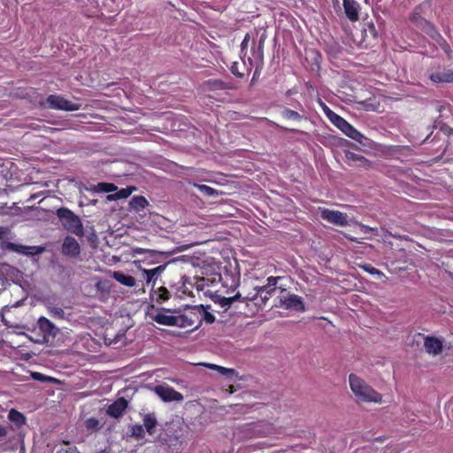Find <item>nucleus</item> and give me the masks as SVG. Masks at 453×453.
<instances>
[{
	"mask_svg": "<svg viewBox=\"0 0 453 453\" xmlns=\"http://www.w3.org/2000/svg\"><path fill=\"white\" fill-rule=\"evenodd\" d=\"M349 383L350 389L357 402L381 403L382 395L356 374H349Z\"/></svg>",
	"mask_w": 453,
	"mask_h": 453,
	"instance_id": "1",
	"label": "nucleus"
},
{
	"mask_svg": "<svg viewBox=\"0 0 453 453\" xmlns=\"http://www.w3.org/2000/svg\"><path fill=\"white\" fill-rule=\"evenodd\" d=\"M56 214L65 229L78 236L84 234L83 225L81 219L71 210L62 207L57 211Z\"/></svg>",
	"mask_w": 453,
	"mask_h": 453,
	"instance_id": "2",
	"label": "nucleus"
},
{
	"mask_svg": "<svg viewBox=\"0 0 453 453\" xmlns=\"http://www.w3.org/2000/svg\"><path fill=\"white\" fill-rule=\"evenodd\" d=\"M196 310V306H191L186 308L182 312H177L178 324L176 326L187 328L190 327L191 331L199 327V316Z\"/></svg>",
	"mask_w": 453,
	"mask_h": 453,
	"instance_id": "3",
	"label": "nucleus"
},
{
	"mask_svg": "<svg viewBox=\"0 0 453 453\" xmlns=\"http://www.w3.org/2000/svg\"><path fill=\"white\" fill-rule=\"evenodd\" d=\"M330 121L348 137L358 142L359 143L365 144L364 140L366 139L365 135L340 115L336 114L335 116H333V119Z\"/></svg>",
	"mask_w": 453,
	"mask_h": 453,
	"instance_id": "4",
	"label": "nucleus"
},
{
	"mask_svg": "<svg viewBox=\"0 0 453 453\" xmlns=\"http://www.w3.org/2000/svg\"><path fill=\"white\" fill-rule=\"evenodd\" d=\"M48 107L54 110L73 111L81 109V104L69 101L59 95H50L47 97Z\"/></svg>",
	"mask_w": 453,
	"mask_h": 453,
	"instance_id": "5",
	"label": "nucleus"
},
{
	"mask_svg": "<svg viewBox=\"0 0 453 453\" xmlns=\"http://www.w3.org/2000/svg\"><path fill=\"white\" fill-rule=\"evenodd\" d=\"M155 394L165 403L181 402L184 397L181 393L176 391L173 388L162 384L154 388Z\"/></svg>",
	"mask_w": 453,
	"mask_h": 453,
	"instance_id": "6",
	"label": "nucleus"
},
{
	"mask_svg": "<svg viewBox=\"0 0 453 453\" xmlns=\"http://www.w3.org/2000/svg\"><path fill=\"white\" fill-rule=\"evenodd\" d=\"M320 217L322 219L327 221L328 223L336 226H344L348 225L347 214L339 211L323 208L320 209Z\"/></svg>",
	"mask_w": 453,
	"mask_h": 453,
	"instance_id": "7",
	"label": "nucleus"
},
{
	"mask_svg": "<svg viewBox=\"0 0 453 453\" xmlns=\"http://www.w3.org/2000/svg\"><path fill=\"white\" fill-rule=\"evenodd\" d=\"M275 291L272 288H267L265 286L256 287L254 293H250L243 299L250 301H257V304H265L266 301L273 296Z\"/></svg>",
	"mask_w": 453,
	"mask_h": 453,
	"instance_id": "8",
	"label": "nucleus"
},
{
	"mask_svg": "<svg viewBox=\"0 0 453 453\" xmlns=\"http://www.w3.org/2000/svg\"><path fill=\"white\" fill-rule=\"evenodd\" d=\"M37 326L42 334H43V338L47 341L50 337L55 338L58 333V327L52 323L47 318L42 316L37 320Z\"/></svg>",
	"mask_w": 453,
	"mask_h": 453,
	"instance_id": "9",
	"label": "nucleus"
},
{
	"mask_svg": "<svg viewBox=\"0 0 453 453\" xmlns=\"http://www.w3.org/2000/svg\"><path fill=\"white\" fill-rule=\"evenodd\" d=\"M280 305L285 309H293L298 311H304L305 307L303 298L295 294H288L280 300Z\"/></svg>",
	"mask_w": 453,
	"mask_h": 453,
	"instance_id": "10",
	"label": "nucleus"
},
{
	"mask_svg": "<svg viewBox=\"0 0 453 453\" xmlns=\"http://www.w3.org/2000/svg\"><path fill=\"white\" fill-rule=\"evenodd\" d=\"M431 39L446 53L448 58L452 57V50L449 44L442 37V35L433 26H428L426 30Z\"/></svg>",
	"mask_w": 453,
	"mask_h": 453,
	"instance_id": "11",
	"label": "nucleus"
},
{
	"mask_svg": "<svg viewBox=\"0 0 453 453\" xmlns=\"http://www.w3.org/2000/svg\"><path fill=\"white\" fill-rule=\"evenodd\" d=\"M169 310H157L155 313L151 314V319L157 322V324L164 325V326H176L178 322L177 320V314L176 315H170Z\"/></svg>",
	"mask_w": 453,
	"mask_h": 453,
	"instance_id": "12",
	"label": "nucleus"
},
{
	"mask_svg": "<svg viewBox=\"0 0 453 453\" xmlns=\"http://www.w3.org/2000/svg\"><path fill=\"white\" fill-rule=\"evenodd\" d=\"M7 247L17 253L31 256L42 254L45 250V248L42 246H26L13 242H9Z\"/></svg>",
	"mask_w": 453,
	"mask_h": 453,
	"instance_id": "13",
	"label": "nucleus"
},
{
	"mask_svg": "<svg viewBox=\"0 0 453 453\" xmlns=\"http://www.w3.org/2000/svg\"><path fill=\"white\" fill-rule=\"evenodd\" d=\"M62 253L71 257H76L81 253L79 242L72 236L65 238L62 245Z\"/></svg>",
	"mask_w": 453,
	"mask_h": 453,
	"instance_id": "14",
	"label": "nucleus"
},
{
	"mask_svg": "<svg viewBox=\"0 0 453 453\" xmlns=\"http://www.w3.org/2000/svg\"><path fill=\"white\" fill-rule=\"evenodd\" d=\"M429 79L434 83H451L453 82V71L450 69H438L429 75Z\"/></svg>",
	"mask_w": 453,
	"mask_h": 453,
	"instance_id": "15",
	"label": "nucleus"
},
{
	"mask_svg": "<svg viewBox=\"0 0 453 453\" xmlns=\"http://www.w3.org/2000/svg\"><path fill=\"white\" fill-rule=\"evenodd\" d=\"M424 347L429 354L438 355L442 349V341L437 337L426 336L424 339Z\"/></svg>",
	"mask_w": 453,
	"mask_h": 453,
	"instance_id": "16",
	"label": "nucleus"
},
{
	"mask_svg": "<svg viewBox=\"0 0 453 453\" xmlns=\"http://www.w3.org/2000/svg\"><path fill=\"white\" fill-rule=\"evenodd\" d=\"M343 8L347 18L350 21L358 19L360 6L355 0H343Z\"/></svg>",
	"mask_w": 453,
	"mask_h": 453,
	"instance_id": "17",
	"label": "nucleus"
},
{
	"mask_svg": "<svg viewBox=\"0 0 453 453\" xmlns=\"http://www.w3.org/2000/svg\"><path fill=\"white\" fill-rule=\"evenodd\" d=\"M127 407V401L125 398H119L107 409V414L113 418H119L123 415Z\"/></svg>",
	"mask_w": 453,
	"mask_h": 453,
	"instance_id": "18",
	"label": "nucleus"
},
{
	"mask_svg": "<svg viewBox=\"0 0 453 453\" xmlns=\"http://www.w3.org/2000/svg\"><path fill=\"white\" fill-rule=\"evenodd\" d=\"M165 268L166 265H160L153 269H142V277L146 280V283L149 285L151 282H155L157 279L163 273Z\"/></svg>",
	"mask_w": 453,
	"mask_h": 453,
	"instance_id": "19",
	"label": "nucleus"
},
{
	"mask_svg": "<svg viewBox=\"0 0 453 453\" xmlns=\"http://www.w3.org/2000/svg\"><path fill=\"white\" fill-rule=\"evenodd\" d=\"M210 296L215 303H219L221 307L226 308L230 307V305L236 300L241 298V294L237 293L234 296L225 297L217 293H210Z\"/></svg>",
	"mask_w": 453,
	"mask_h": 453,
	"instance_id": "20",
	"label": "nucleus"
},
{
	"mask_svg": "<svg viewBox=\"0 0 453 453\" xmlns=\"http://www.w3.org/2000/svg\"><path fill=\"white\" fill-rule=\"evenodd\" d=\"M345 159L349 165L365 166L368 163L365 157L351 151L345 152Z\"/></svg>",
	"mask_w": 453,
	"mask_h": 453,
	"instance_id": "21",
	"label": "nucleus"
},
{
	"mask_svg": "<svg viewBox=\"0 0 453 453\" xmlns=\"http://www.w3.org/2000/svg\"><path fill=\"white\" fill-rule=\"evenodd\" d=\"M112 278L121 285L127 287H134L136 283V280L133 276L127 275L120 271L113 272Z\"/></svg>",
	"mask_w": 453,
	"mask_h": 453,
	"instance_id": "22",
	"label": "nucleus"
},
{
	"mask_svg": "<svg viewBox=\"0 0 453 453\" xmlns=\"http://www.w3.org/2000/svg\"><path fill=\"white\" fill-rule=\"evenodd\" d=\"M142 421L144 429L149 433V434L152 435L155 433V428L157 425L155 413H148L144 415Z\"/></svg>",
	"mask_w": 453,
	"mask_h": 453,
	"instance_id": "23",
	"label": "nucleus"
},
{
	"mask_svg": "<svg viewBox=\"0 0 453 453\" xmlns=\"http://www.w3.org/2000/svg\"><path fill=\"white\" fill-rule=\"evenodd\" d=\"M212 281L209 278L204 277H194L193 286L198 291H204L206 296H210V293H212L209 289H206Z\"/></svg>",
	"mask_w": 453,
	"mask_h": 453,
	"instance_id": "24",
	"label": "nucleus"
},
{
	"mask_svg": "<svg viewBox=\"0 0 453 453\" xmlns=\"http://www.w3.org/2000/svg\"><path fill=\"white\" fill-rule=\"evenodd\" d=\"M199 316V326L204 320L208 324H211L215 321V316L209 312L203 305H196V310Z\"/></svg>",
	"mask_w": 453,
	"mask_h": 453,
	"instance_id": "25",
	"label": "nucleus"
},
{
	"mask_svg": "<svg viewBox=\"0 0 453 453\" xmlns=\"http://www.w3.org/2000/svg\"><path fill=\"white\" fill-rule=\"evenodd\" d=\"M189 184L196 187L201 193L208 197H217L219 196L220 192L213 188H211L207 185L198 184L196 182L189 181Z\"/></svg>",
	"mask_w": 453,
	"mask_h": 453,
	"instance_id": "26",
	"label": "nucleus"
},
{
	"mask_svg": "<svg viewBox=\"0 0 453 453\" xmlns=\"http://www.w3.org/2000/svg\"><path fill=\"white\" fill-rule=\"evenodd\" d=\"M8 418L10 421L14 423L18 427L23 426L26 423L25 416L21 412L14 409H12L9 411Z\"/></svg>",
	"mask_w": 453,
	"mask_h": 453,
	"instance_id": "27",
	"label": "nucleus"
},
{
	"mask_svg": "<svg viewBox=\"0 0 453 453\" xmlns=\"http://www.w3.org/2000/svg\"><path fill=\"white\" fill-rule=\"evenodd\" d=\"M92 191L99 193H111L117 190V187L114 184L111 183H106V182H100L96 185H95L92 188Z\"/></svg>",
	"mask_w": 453,
	"mask_h": 453,
	"instance_id": "28",
	"label": "nucleus"
},
{
	"mask_svg": "<svg viewBox=\"0 0 453 453\" xmlns=\"http://www.w3.org/2000/svg\"><path fill=\"white\" fill-rule=\"evenodd\" d=\"M147 204L146 198L140 196H134L130 201V206L136 211L145 208Z\"/></svg>",
	"mask_w": 453,
	"mask_h": 453,
	"instance_id": "29",
	"label": "nucleus"
},
{
	"mask_svg": "<svg viewBox=\"0 0 453 453\" xmlns=\"http://www.w3.org/2000/svg\"><path fill=\"white\" fill-rule=\"evenodd\" d=\"M282 118L294 121H300L303 119V116L297 111L285 108L280 112Z\"/></svg>",
	"mask_w": 453,
	"mask_h": 453,
	"instance_id": "30",
	"label": "nucleus"
},
{
	"mask_svg": "<svg viewBox=\"0 0 453 453\" xmlns=\"http://www.w3.org/2000/svg\"><path fill=\"white\" fill-rule=\"evenodd\" d=\"M85 427L89 432H96L100 429V422L96 418H89L85 421Z\"/></svg>",
	"mask_w": 453,
	"mask_h": 453,
	"instance_id": "31",
	"label": "nucleus"
},
{
	"mask_svg": "<svg viewBox=\"0 0 453 453\" xmlns=\"http://www.w3.org/2000/svg\"><path fill=\"white\" fill-rule=\"evenodd\" d=\"M206 366L211 368V369L217 370L220 374H222L224 376H230V375H234V369L226 368V367H223V366H220V365H214V364H207Z\"/></svg>",
	"mask_w": 453,
	"mask_h": 453,
	"instance_id": "32",
	"label": "nucleus"
},
{
	"mask_svg": "<svg viewBox=\"0 0 453 453\" xmlns=\"http://www.w3.org/2000/svg\"><path fill=\"white\" fill-rule=\"evenodd\" d=\"M131 434L136 439H142L145 435V429L142 425H134L131 426Z\"/></svg>",
	"mask_w": 453,
	"mask_h": 453,
	"instance_id": "33",
	"label": "nucleus"
},
{
	"mask_svg": "<svg viewBox=\"0 0 453 453\" xmlns=\"http://www.w3.org/2000/svg\"><path fill=\"white\" fill-rule=\"evenodd\" d=\"M131 192L127 188H122L119 190L115 195H108L107 199L109 201L115 200V199H120V198H127L129 196Z\"/></svg>",
	"mask_w": 453,
	"mask_h": 453,
	"instance_id": "34",
	"label": "nucleus"
},
{
	"mask_svg": "<svg viewBox=\"0 0 453 453\" xmlns=\"http://www.w3.org/2000/svg\"><path fill=\"white\" fill-rule=\"evenodd\" d=\"M48 311L50 313V315L53 316L54 318H57L59 319H65V311L60 307L49 306Z\"/></svg>",
	"mask_w": 453,
	"mask_h": 453,
	"instance_id": "35",
	"label": "nucleus"
},
{
	"mask_svg": "<svg viewBox=\"0 0 453 453\" xmlns=\"http://www.w3.org/2000/svg\"><path fill=\"white\" fill-rule=\"evenodd\" d=\"M263 46H264V41L260 39L258 42V46L257 50H253V56L256 59L262 61L263 59Z\"/></svg>",
	"mask_w": 453,
	"mask_h": 453,
	"instance_id": "36",
	"label": "nucleus"
},
{
	"mask_svg": "<svg viewBox=\"0 0 453 453\" xmlns=\"http://www.w3.org/2000/svg\"><path fill=\"white\" fill-rule=\"evenodd\" d=\"M32 378L35 380L42 381V382L52 381L54 380L51 377L46 376V375H44L41 372H37L32 373Z\"/></svg>",
	"mask_w": 453,
	"mask_h": 453,
	"instance_id": "37",
	"label": "nucleus"
},
{
	"mask_svg": "<svg viewBox=\"0 0 453 453\" xmlns=\"http://www.w3.org/2000/svg\"><path fill=\"white\" fill-rule=\"evenodd\" d=\"M280 279V277H273V276L268 277L266 280V284L264 286L266 287L267 288H269L275 291V286L277 285Z\"/></svg>",
	"mask_w": 453,
	"mask_h": 453,
	"instance_id": "38",
	"label": "nucleus"
},
{
	"mask_svg": "<svg viewBox=\"0 0 453 453\" xmlns=\"http://www.w3.org/2000/svg\"><path fill=\"white\" fill-rule=\"evenodd\" d=\"M319 104L322 107V110L324 111V113L326 114V116L328 118L329 120H331L333 119V116H335L336 113L334 111H333L325 103H323L322 101H319Z\"/></svg>",
	"mask_w": 453,
	"mask_h": 453,
	"instance_id": "39",
	"label": "nucleus"
},
{
	"mask_svg": "<svg viewBox=\"0 0 453 453\" xmlns=\"http://www.w3.org/2000/svg\"><path fill=\"white\" fill-rule=\"evenodd\" d=\"M361 268H363L365 272L369 273L370 274L382 275V273L380 270H378L375 267H372L371 265H368V264L363 265H361Z\"/></svg>",
	"mask_w": 453,
	"mask_h": 453,
	"instance_id": "40",
	"label": "nucleus"
},
{
	"mask_svg": "<svg viewBox=\"0 0 453 453\" xmlns=\"http://www.w3.org/2000/svg\"><path fill=\"white\" fill-rule=\"evenodd\" d=\"M158 298L162 301H165L169 299L170 293L165 288H159L158 290Z\"/></svg>",
	"mask_w": 453,
	"mask_h": 453,
	"instance_id": "41",
	"label": "nucleus"
},
{
	"mask_svg": "<svg viewBox=\"0 0 453 453\" xmlns=\"http://www.w3.org/2000/svg\"><path fill=\"white\" fill-rule=\"evenodd\" d=\"M249 42H250V35L247 34L244 36V38H243V40H242V42L241 43L242 52H243L245 50H247L248 45H249Z\"/></svg>",
	"mask_w": 453,
	"mask_h": 453,
	"instance_id": "42",
	"label": "nucleus"
},
{
	"mask_svg": "<svg viewBox=\"0 0 453 453\" xmlns=\"http://www.w3.org/2000/svg\"><path fill=\"white\" fill-rule=\"evenodd\" d=\"M209 83L211 85V88H224V83L219 80H214L212 81H209Z\"/></svg>",
	"mask_w": 453,
	"mask_h": 453,
	"instance_id": "43",
	"label": "nucleus"
},
{
	"mask_svg": "<svg viewBox=\"0 0 453 453\" xmlns=\"http://www.w3.org/2000/svg\"><path fill=\"white\" fill-rule=\"evenodd\" d=\"M7 429L4 426H0V439L6 436Z\"/></svg>",
	"mask_w": 453,
	"mask_h": 453,
	"instance_id": "44",
	"label": "nucleus"
},
{
	"mask_svg": "<svg viewBox=\"0 0 453 453\" xmlns=\"http://www.w3.org/2000/svg\"><path fill=\"white\" fill-rule=\"evenodd\" d=\"M361 227L362 229L364 230L365 233H368L370 231H373V228L368 226H365V225H361Z\"/></svg>",
	"mask_w": 453,
	"mask_h": 453,
	"instance_id": "45",
	"label": "nucleus"
},
{
	"mask_svg": "<svg viewBox=\"0 0 453 453\" xmlns=\"http://www.w3.org/2000/svg\"><path fill=\"white\" fill-rule=\"evenodd\" d=\"M5 232H6L5 228L0 226V239H2L4 237V235L5 234Z\"/></svg>",
	"mask_w": 453,
	"mask_h": 453,
	"instance_id": "46",
	"label": "nucleus"
},
{
	"mask_svg": "<svg viewBox=\"0 0 453 453\" xmlns=\"http://www.w3.org/2000/svg\"><path fill=\"white\" fill-rule=\"evenodd\" d=\"M97 453H110V452L108 450H106V449H104V450H101V451H99Z\"/></svg>",
	"mask_w": 453,
	"mask_h": 453,
	"instance_id": "47",
	"label": "nucleus"
}]
</instances>
